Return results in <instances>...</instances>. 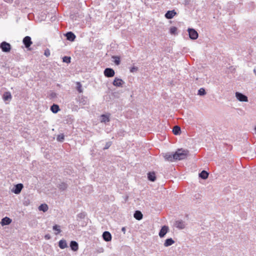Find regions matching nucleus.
Returning a JSON list of instances; mask_svg holds the SVG:
<instances>
[{
	"mask_svg": "<svg viewBox=\"0 0 256 256\" xmlns=\"http://www.w3.org/2000/svg\"><path fill=\"white\" fill-rule=\"evenodd\" d=\"M189 151L187 150L180 148L174 153L175 160H181L186 159L188 155Z\"/></svg>",
	"mask_w": 256,
	"mask_h": 256,
	"instance_id": "obj_1",
	"label": "nucleus"
},
{
	"mask_svg": "<svg viewBox=\"0 0 256 256\" xmlns=\"http://www.w3.org/2000/svg\"><path fill=\"white\" fill-rule=\"evenodd\" d=\"M0 48L3 52H8L10 51L12 46L9 43L4 41L0 44Z\"/></svg>",
	"mask_w": 256,
	"mask_h": 256,
	"instance_id": "obj_2",
	"label": "nucleus"
},
{
	"mask_svg": "<svg viewBox=\"0 0 256 256\" xmlns=\"http://www.w3.org/2000/svg\"><path fill=\"white\" fill-rule=\"evenodd\" d=\"M162 154L166 161L170 162L176 161L174 153L173 154L172 152H168L166 153H163Z\"/></svg>",
	"mask_w": 256,
	"mask_h": 256,
	"instance_id": "obj_3",
	"label": "nucleus"
},
{
	"mask_svg": "<svg viewBox=\"0 0 256 256\" xmlns=\"http://www.w3.org/2000/svg\"><path fill=\"white\" fill-rule=\"evenodd\" d=\"M189 37L191 40H196L198 38V32L192 28H188V30Z\"/></svg>",
	"mask_w": 256,
	"mask_h": 256,
	"instance_id": "obj_4",
	"label": "nucleus"
},
{
	"mask_svg": "<svg viewBox=\"0 0 256 256\" xmlns=\"http://www.w3.org/2000/svg\"><path fill=\"white\" fill-rule=\"evenodd\" d=\"M22 43L24 45L26 48L28 50H30V48L32 44L31 38L30 36H25L23 38Z\"/></svg>",
	"mask_w": 256,
	"mask_h": 256,
	"instance_id": "obj_5",
	"label": "nucleus"
},
{
	"mask_svg": "<svg viewBox=\"0 0 256 256\" xmlns=\"http://www.w3.org/2000/svg\"><path fill=\"white\" fill-rule=\"evenodd\" d=\"M186 226V222L182 220H176L175 221L174 223V226L179 230H182Z\"/></svg>",
	"mask_w": 256,
	"mask_h": 256,
	"instance_id": "obj_6",
	"label": "nucleus"
},
{
	"mask_svg": "<svg viewBox=\"0 0 256 256\" xmlns=\"http://www.w3.org/2000/svg\"><path fill=\"white\" fill-rule=\"evenodd\" d=\"M104 75L106 78H112L114 76V70L112 68H106L104 72Z\"/></svg>",
	"mask_w": 256,
	"mask_h": 256,
	"instance_id": "obj_7",
	"label": "nucleus"
},
{
	"mask_svg": "<svg viewBox=\"0 0 256 256\" xmlns=\"http://www.w3.org/2000/svg\"><path fill=\"white\" fill-rule=\"evenodd\" d=\"M236 97L240 102H246L248 101V97L245 94L240 92H236Z\"/></svg>",
	"mask_w": 256,
	"mask_h": 256,
	"instance_id": "obj_8",
	"label": "nucleus"
},
{
	"mask_svg": "<svg viewBox=\"0 0 256 256\" xmlns=\"http://www.w3.org/2000/svg\"><path fill=\"white\" fill-rule=\"evenodd\" d=\"M24 188V186L22 184H18L14 186V188L12 190V192L15 194H19L22 188Z\"/></svg>",
	"mask_w": 256,
	"mask_h": 256,
	"instance_id": "obj_9",
	"label": "nucleus"
},
{
	"mask_svg": "<svg viewBox=\"0 0 256 256\" xmlns=\"http://www.w3.org/2000/svg\"><path fill=\"white\" fill-rule=\"evenodd\" d=\"M169 231V228L167 226H162L159 233L158 235L160 238H164L166 234Z\"/></svg>",
	"mask_w": 256,
	"mask_h": 256,
	"instance_id": "obj_10",
	"label": "nucleus"
},
{
	"mask_svg": "<svg viewBox=\"0 0 256 256\" xmlns=\"http://www.w3.org/2000/svg\"><path fill=\"white\" fill-rule=\"evenodd\" d=\"M124 83V82L121 78H115L112 82V84L116 87H122Z\"/></svg>",
	"mask_w": 256,
	"mask_h": 256,
	"instance_id": "obj_11",
	"label": "nucleus"
},
{
	"mask_svg": "<svg viewBox=\"0 0 256 256\" xmlns=\"http://www.w3.org/2000/svg\"><path fill=\"white\" fill-rule=\"evenodd\" d=\"M102 236L104 240L106 242H110L112 240V234L108 231L104 232L102 234Z\"/></svg>",
	"mask_w": 256,
	"mask_h": 256,
	"instance_id": "obj_12",
	"label": "nucleus"
},
{
	"mask_svg": "<svg viewBox=\"0 0 256 256\" xmlns=\"http://www.w3.org/2000/svg\"><path fill=\"white\" fill-rule=\"evenodd\" d=\"M78 102L82 106L88 104H89V100L88 98L84 96L78 98Z\"/></svg>",
	"mask_w": 256,
	"mask_h": 256,
	"instance_id": "obj_13",
	"label": "nucleus"
},
{
	"mask_svg": "<svg viewBox=\"0 0 256 256\" xmlns=\"http://www.w3.org/2000/svg\"><path fill=\"white\" fill-rule=\"evenodd\" d=\"M65 36L66 38V40L70 42H74L76 38L75 34L72 32H67L65 34Z\"/></svg>",
	"mask_w": 256,
	"mask_h": 256,
	"instance_id": "obj_14",
	"label": "nucleus"
},
{
	"mask_svg": "<svg viewBox=\"0 0 256 256\" xmlns=\"http://www.w3.org/2000/svg\"><path fill=\"white\" fill-rule=\"evenodd\" d=\"M176 14V12L174 10H168L166 14H165V17L167 19H172L174 18V16Z\"/></svg>",
	"mask_w": 256,
	"mask_h": 256,
	"instance_id": "obj_15",
	"label": "nucleus"
},
{
	"mask_svg": "<svg viewBox=\"0 0 256 256\" xmlns=\"http://www.w3.org/2000/svg\"><path fill=\"white\" fill-rule=\"evenodd\" d=\"M12 222V220L8 217L6 216L2 219L0 224L2 226H6L10 224Z\"/></svg>",
	"mask_w": 256,
	"mask_h": 256,
	"instance_id": "obj_16",
	"label": "nucleus"
},
{
	"mask_svg": "<svg viewBox=\"0 0 256 256\" xmlns=\"http://www.w3.org/2000/svg\"><path fill=\"white\" fill-rule=\"evenodd\" d=\"M70 246L71 250L74 252L77 251L78 249V244L76 241H71L70 242Z\"/></svg>",
	"mask_w": 256,
	"mask_h": 256,
	"instance_id": "obj_17",
	"label": "nucleus"
},
{
	"mask_svg": "<svg viewBox=\"0 0 256 256\" xmlns=\"http://www.w3.org/2000/svg\"><path fill=\"white\" fill-rule=\"evenodd\" d=\"M174 242V240L172 238H168L165 240L164 245L166 247H168L172 245Z\"/></svg>",
	"mask_w": 256,
	"mask_h": 256,
	"instance_id": "obj_18",
	"label": "nucleus"
},
{
	"mask_svg": "<svg viewBox=\"0 0 256 256\" xmlns=\"http://www.w3.org/2000/svg\"><path fill=\"white\" fill-rule=\"evenodd\" d=\"M134 217L137 220H141L143 218V214L140 210L135 211L134 214Z\"/></svg>",
	"mask_w": 256,
	"mask_h": 256,
	"instance_id": "obj_19",
	"label": "nucleus"
},
{
	"mask_svg": "<svg viewBox=\"0 0 256 256\" xmlns=\"http://www.w3.org/2000/svg\"><path fill=\"white\" fill-rule=\"evenodd\" d=\"M148 178L150 182H154L156 180V176L154 172H148Z\"/></svg>",
	"mask_w": 256,
	"mask_h": 256,
	"instance_id": "obj_20",
	"label": "nucleus"
},
{
	"mask_svg": "<svg viewBox=\"0 0 256 256\" xmlns=\"http://www.w3.org/2000/svg\"><path fill=\"white\" fill-rule=\"evenodd\" d=\"M208 172L205 170H202L199 174V177L203 180H206L208 176Z\"/></svg>",
	"mask_w": 256,
	"mask_h": 256,
	"instance_id": "obj_21",
	"label": "nucleus"
},
{
	"mask_svg": "<svg viewBox=\"0 0 256 256\" xmlns=\"http://www.w3.org/2000/svg\"><path fill=\"white\" fill-rule=\"evenodd\" d=\"M57 186L60 189V190L61 191H64L67 189V188L68 187V185L67 184H66L64 182H61L60 184H59Z\"/></svg>",
	"mask_w": 256,
	"mask_h": 256,
	"instance_id": "obj_22",
	"label": "nucleus"
},
{
	"mask_svg": "<svg viewBox=\"0 0 256 256\" xmlns=\"http://www.w3.org/2000/svg\"><path fill=\"white\" fill-rule=\"evenodd\" d=\"M58 246L61 249H64L68 247L67 243L66 240L62 239L59 241Z\"/></svg>",
	"mask_w": 256,
	"mask_h": 256,
	"instance_id": "obj_23",
	"label": "nucleus"
},
{
	"mask_svg": "<svg viewBox=\"0 0 256 256\" xmlns=\"http://www.w3.org/2000/svg\"><path fill=\"white\" fill-rule=\"evenodd\" d=\"M50 109L52 110V112L54 114H56L57 112H58V111L60 110L59 106L56 104H53L50 106Z\"/></svg>",
	"mask_w": 256,
	"mask_h": 256,
	"instance_id": "obj_24",
	"label": "nucleus"
},
{
	"mask_svg": "<svg viewBox=\"0 0 256 256\" xmlns=\"http://www.w3.org/2000/svg\"><path fill=\"white\" fill-rule=\"evenodd\" d=\"M110 120L109 116L106 114H102L100 116V122H102L106 123Z\"/></svg>",
	"mask_w": 256,
	"mask_h": 256,
	"instance_id": "obj_25",
	"label": "nucleus"
},
{
	"mask_svg": "<svg viewBox=\"0 0 256 256\" xmlns=\"http://www.w3.org/2000/svg\"><path fill=\"white\" fill-rule=\"evenodd\" d=\"M3 99L4 101L10 100L12 99V95L10 92H5L3 94Z\"/></svg>",
	"mask_w": 256,
	"mask_h": 256,
	"instance_id": "obj_26",
	"label": "nucleus"
},
{
	"mask_svg": "<svg viewBox=\"0 0 256 256\" xmlns=\"http://www.w3.org/2000/svg\"><path fill=\"white\" fill-rule=\"evenodd\" d=\"M172 132L175 135H179L181 132V129L178 126H175L172 130Z\"/></svg>",
	"mask_w": 256,
	"mask_h": 256,
	"instance_id": "obj_27",
	"label": "nucleus"
},
{
	"mask_svg": "<svg viewBox=\"0 0 256 256\" xmlns=\"http://www.w3.org/2000/svg\"><path fill=\"white\" fill-rule=\"evenodd\" d=\"M48 206L46 204H41L38 206V210L40 211H42L43 212H46L48 210Z\"/></svg>",
	"mask_w": 256,
	"mask_h": 256,
	"instance_id": "obj_28",
	"label": "nucleus"
},
{
	"mask_svg": "<svg viewBox=\"0 0 256 256\" xmlns=\"http://www.w3.org/2000/svg\"><path fill=\"white\" fill-rule=\"evenodd\" d=\"M202 198V196L200 194H196L194 196L193 200L196 201V202H200Z\"/></svg>",
	"mask_w": 256,
	"mask_h": 256,
	"instance_id": "obj_29",
	"label": "nucleus"
},
{
	"mask_svg": "<svg viewBox=\"0 0 256 256\" xmlns=\"http://www.w3.org/2000/svg\"><path fill=\"white\" fill-rule=\"evenodd\" d=\"M206 94V90L204 88H202L198 90V94L200 96H204Z\"/></svg>",
	"mask_w": 256,
	"mask_h": 256,
	"instance_id": "obj_30",
	"label": "nucleus"
},
{
	"mask_svg": "<svg viewBox=\"0 0 256 256\" xmlns=\"http://www.w3.org/2000/svg\"><path fill=\"white\" fill-rule=\"evenodd\" d=\"M64 139V136L63 134L58 135L56 140L60 142H63Z\"/></svg>",
	"mask_w": 256,
	"mask_h": 256,
	"instance_id": "obj_31",
	"label": "nucleus"
},
{
	"mask_svg": "<svg viewBox=\"0 0 256 256\" xmlns=\"http://www.w3.org/2000/svg\"><path fill=\"white\" fill-rule=\"evenodd\" d=\"M71 58L68 56H64L62 58V62L66 64H70V62Z\"/></svg>",
	"mask_w": 256,
	"mask_h": 256,
	"instance_id": "obj_32",
	"label": "nucleus"
},
{
	"mask_svg": "<svg viewBox=\"0 0 256 256\" xmlns=\"http://www.w3.org/2000/svg\"><path fill=\"white\" fill-rule=\"evenodd\" d=\"M114 59V62L116 65H119L120 62V58L117 56H113L112 57Z\"/></svg>",
	"mask_w": 256,
	"mask_h": 256,
	"instance_id": "obj_33",
	"label": "nucleus"
},
{
	"mask_svg": "<svg viewBox=\"0 0 256 256\" xmlns=\"http://www.w3.org/2000/svg\"><path fill=\"white\" fill-rule=\"evenodd\" d=\"M52 229L53 230L57 232L56 234L60 233L61 232L60 226L57 224H55L54 226L52 227Z\"/></svg>",
	"mask_w": 256,
	"mask_h": 256,
	"instance_id": "obj_34",
	"label": "nucleus"
},
{
	"mask_svg": "<svg viewBox=\"0 0 256 256\" xmlns=\"http://www.w3.org/2000/svg\"><path fill=\"white\" fill-rule=\"evenodd\" d=\"M177 30V28L175 26H172L170 29V32L172 34H176Z\"/></svg>",
	"mask_w": 256,
	"mask_h": 256,
	"instance_id": "obj_35",
	"label": "nucleus"
},
{
	"mask_svg": "<svg viewBox=\"0 0 256 256\" xmlns=\"http://www.w3.org/2000/svg\"><path fill=\"white\" fill-rule=\"evenodd\" d=\"M76 89H77V90L79 92H82V85L80 84V82H78L77 84H76Z\"/></svg>",
	"mask_w": 256,
	"mask_h": 256,
	"instance_id": "obj_36",
	"label": "nucleus"
},
{
	"mask_svg": "<svg viewBox=\"0 0 256 256\" xmlns=\"http://www.w3.org/2000/svg\"><path fill=\"white\" fill-rule=\"evenodd\" d=\"M112 142H108L106 144V145L103 148L104 150H106L108 149L112 145Z\"/></svg>",
	"mask_w": 256,
	"mask_h": 256,
	"instance_id": "obj_37",
	"label": "nucleus"
},
{
	"mask_svg": "<svg viewBox=\"0 0 256 256\" xmlns=\"http://www.w3.org/2000/svg\"><path fill=\"white\" fill-rule=\"evenodd\" d=\"M130 70L131 72H136L138 70V68L135 66H133L132 67L130 68Z\"/></svg>",
	"mask_w": 256,
	"mask_h": 256,
	"instance_id": "obj_38",
	"label": "nucleus"
},
{
	"mask_svg": "<svg viewBox=\"0 0 256 256\" xmlns=\"http://www.w3.org/2000/svg\"><path fill=\"white\" fill-rule=\"evenodd\" d=\"M44 54L46 56L48 57L50 56V50L47 48L44 50Z\"/></svg>",
	"mask_w": 256,
	"mask_h": 256,
	"instance_id": "obj_39",
	"label": "nucleus"
},
{
	"mask_svg": "<svg viewBox=\"0 0 256 256\" xmlns=\"http://www.w3.org/2000/svg\"><path fill=\"white\" fill-rule=\"evenodd\" d=\"M85 214L84 213H80L77 215V216L80 218H84L85 216Z\"/></svg>",
	"mask_w": 256,
	"mask_h": 256,
	"instance_id": "obj_40",
	"label": "nucleus"
},
{
	"mask_svg": "<svg viewBox=\"0 0 256 256\" xmlns=\"http://www.w3.org/2000/svg\"><path fill=\"white\" fill-rule=\"evenodd\" d=\"M50 96L52 98H56V94L54 92H52L50 94Z\"/></svg>",
	"mask_w": 256,
	"mask_h": 256,
	"instance_id": "obj_41",
	"label": "nucleus"
},
{
	"mask_svg": "<svg viewBox=\"0 0 256 256\" xmlns=\"http://www.w3.org/2000/svg\"><path fill=\"white\" fill-rule=\"evenodd\" d=\"M44 238L46 240H50L51 238V236L50 234H46L44 236Z\"/></svg>",
	"mask_w": 256,
	"mask_h": 256,
	"instance_id": "obj_42",
	"label": "nucleus"
},
{
	"mask_svg": "<svg viewBox=\"0 0 256 256\" xmlns=\"http://www.w3.org/2000/svg\"><path fill=\"white\" fill-rule=\"evenodd\" d=\"M122 230L124 232V234H125L126 230V228L125 227H122Z\"/></svg>",
	"mask_w": 256,
	"mask_h": 256,
	"instance_id": "obj_43",
	"label": "nucleus"
},
{
	"mask_svg": "<svg viewBox=\"0 0 256 256\" xmlns=\"http://www.w3.org/2000/svg\"><path fill=\"white\" fill-rule=\"evenodd\" d=\"M4 2H7L8 3H11L12 2L13 0H4Z\"/></svg>",
	"mask_w": 256,
	"mask_h": 256,
	"instance_id": "obj_44",
	"label": "nucleus"
},
{
	"mask_svg": "<svg viewBox=\"0 0 256 256\" xmlns=\"http://www.w3.org/2000/svg\"><path fill=\"white\" fill-rule=\"evenodd\" d=\"M254 72L255 75L256 76V68L254 70Z\"/></svg>",
	"mask_w": 256,
	"mask_h": 256,
	"instance_id": "obj_45",
	"label": "nucleus"
},
{
	"mask_svg": "<svg viewBox=\"0 0 256 256\" xmlns=\"http://www.w3.org/2000/svg\"><path fill=\"white\" fill-rule=\"evenodd\" d=\"M254 131H255V132L256 133V126L254 127Z\"/></svg>",
	"mask_w": 256,
	"mask_h": 256,
	"instance_id": "obj_46",
	"label": "nucleus"
},
{
	"mask_svg": "<svg viewBox=\"0 0 256 256\" xmlns=\"http://www.w3.org/2000/svg\"><path fill=\"white\" fill-rule=\"evenodd\" d=\"M2 112V110L0 109V114Z\"/></svg>",
	"mask_w": 256,
	"mask_h": 256,
	"instance_id": "obj_47",
	"label": "nucleus"
}]
</instances>
